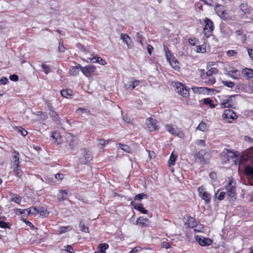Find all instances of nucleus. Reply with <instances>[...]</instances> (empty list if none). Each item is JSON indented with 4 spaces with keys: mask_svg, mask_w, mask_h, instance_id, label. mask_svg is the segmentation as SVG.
<instances>
[{
    "mask_svg": "<svg viewBox=\"0 0 253 253\" xmlns=\"http://www.w3.org/2000/svg\"><path fill=\"white\" fill-rule=\"evenodd\" d=\"M51 138L54 140V143L59 144L61 142V137L59 133L54 132L52 134Z\"/></svg>",
    "mask_w": 253,
    "mask_h": 253,
    "instance_id": "obj_26",
    "label": "nucleus"
},
{
    "mask_svg": "<svg viewBox=\"0 0 253 253\" xmlns=\"http://www.w3.org/2000/svg\"><path fill=\"white\" fill-rule=\"evenodd\" d=\"M36 232H37V235H39L40 236H43L44 234H46V233L45 232H43L42 230H41L39 228H37L36 229Z\"/></svg>",
    "mask_w": 253,
    "mask_h": 253,
    "instance_id": "obj_60",
    "label": "nucleus"
},
{
    "mask_svg": "<svg viewBox=\"0 0 253 253\" xmlns=\"http://www.w3.org/2000/svg\"><path fill=\"white\" fill-rule=\"evenodd\" d=\"M72 229V228L70 226H61V227H59V228L57 230V232H58L59 234H61L62 233H66L68 231H69L71 230Z\"/></svg>",
    "mask_w": 253,
    "mask_h": 253,
    "instance_id": "obj_28",
    "label": "nucleus"
},
{
    "mask_svg": "<svg viewBox=\"0 0 253 253\" xmlns=\"http://www.w3.org/2000/svg\"><path fill=\"white\" fill-rule=\"evenodd\" d=\"M90 63H98L100 65H104L107 64L106 62L101 57H93L92 58H89Z\"/></svg>",
    "mask_w": 253,
    "mask_h": 253,
    "instance_id": "obj_20",
    "label": "nucleus"
},
{
    "mask_svg": "<svg viewBox=\"0 0 253 253\" xmlns=\"http://www.w3.org/2000/svg\"><path fill=\"white\" fill-rule=\"evenodd\" d=\"M162 247L166 249H169L170 247V244L167 242H163L161 243Z\"/></svg>",
    "mask_w": 253,
    "mask_h": 253,
    "instance_id": "obj_56",
    "label": "nucleus"
},
{
    "mask_svg": "<svg viewBox=\"0 0 253 253\" xmlns=\"http://www.w3.org/2000/svg\"><path fill=\"white\" fill-rule=\"evenodd\" d=\"M12 169H13L14 172L17 177H20L22 176L23 172L19 169V168H14Z\"/></svg>",
    "mask_w": 253,
    "mask_h": 253,
    "instance_id": "obj_48",
    "label": "nucleus"
},
{
    "mask_svg": "<svg viewBox=\"0 0 253 253\" xmlns=\"http://www.w3.org/2000/svg\"><path fill=\"white\" fill-rule=\"evenodd\" d=\"M222 83L224 85L230 88H232L235 85L234 83L231 81H222Z\"/></svg>",
    "mask_w": 253,
    "mask_h": 253,
    "instance_id": "obj_49",
    "label": "nucleus"
},
{
    "mask_svg": "<svg viewBox=\"0 0 253 253\" xmlns=\"http://www.w3.org/2000/svg\"><path fill=\"white\" fill-rule=\"evenodd\" d=\"M218 73V70L215 68H211L208 69L207 72H206V75L207 76L210 77L212 76L213 74H216Z\"/></svg>",
    "mask_w": 253,
    "mask_h": 253,
    "instance_id": "obj_38",
    "label": "nucleus"
},
{
    "mask_svg": "<svg viewBox=\"0 0 253 253\" xmlns=\"http://www.w3.org/2000/svg\"><path fill=\"white\" fill-rule=\"evenodd\" d=\"M171 67L176 70H178L180 67L178 65L179 63L174 57H172L169 61H168Z\"/></svg>",
    "mask_w": 253,
    "mask_h": 253,
    "instance_id": "obj_21",
    "label": "nucleus"
},
{
    "mask_svg": "<svg viewBox=\"0 0 253 253\" xmlns=\"http://www.w3.org/2000/svg\"><path fill=\"white\" fill-rule=\"evenodd\" d=\"M225 194L226 193L225 192H221L219 193V195L217 197V198L220 201L224 199Z\"/></svg>",
    "mask_w": 253,
    "mask_h": 253,
    "instance_id": "obj_61",
    "label": "nucleus"
},
{
    "mask_svg": "<svg viewBox=\"0 0 253 253\" xmlns=\"http://www.w3.org/2000/svg\"><path fill=\"white\" fill-rule=\"evenodd\" d=\"M12 168H19V153L13 150L12 152Z\"/></svg>",
    "mask_w": 253,
    "mask_h": 253,
    "instance_id": "obj_9",
    "label": "nucleus"
},
{
    "mask_svg": "<svg viewBox=\"0 0 253 253\" xmlns=\"http://www.w3.org/2000/svg\"><path fill=\"white\" fill-rule=\"evenodd\" d=\"M216 13L223 20L230 19L231 17L225 7L221 5H217L215 7Z\"/></svg>",
    "mask_w": 253,
    "mask_h": 253,
    "instance_id": "obj_3",
    "label": "nucleus"
},
{
    "mask_svg": "<svg viewBox=\"0 0 253 253\" xmlns=\"http://www.w3.org/2000/svg\"><path fill=\"white\" fill-rule=\"evenodd\" d=\"M248 52L251 58L253 60V49L251 48H248Z\"/></svg>",
    "mask_w": 253,
    "mask_h": 253,
    "instance_id": "obj_64",
    "label": "nucleus"
},
{
    "mask_svg": "<svg viewBox=\"0 0 253 253\" xmlns=\"http://www.w3.org/2000/svg\"><path fill=\"white\" fill-rule=\"evenodd\" d=\"M136 41L142 44V36L140 34V33L137 32L135 36Z\"/></svg>",
    "mask_w": 253,
    "mask_h": 253,
    "instance_id": "obj_52",
    "label": "nucleus"
},
{
    "mask_svg": "<svg viewBox=\"0 0 253 253\" xmlns=\"http://www.w3.org/2000/svg\"><path fill=\"white\" fill-rule=\"evenodd\" d=\"M72 92L71 89H63L60 91V93L62 97L68 98L72 95Z\"/></svg>",
    "mask_w": 253,
    "mask_h": 253,
    "instance_id": "obj_24",
    "label": "nucleus"
},
{
    "mask_svg": "<svg viewBox=\"0 0 253 253\" xmlns=\"http://www.w3.org/2000/svg\"><path fill=\"white\" fill-rule=\"evenodd\" d=\"M139 82L138 81H134L133 82H130L128 83L125 85L126 89L132 90L136 86L139 85Z\"/></svg>",
    "mask_w": 253,
    "mask_h": 253,
    "instance_id": "obj_22",
    "label": "nucleus"
},
{
    "mask_svg": "<svg viewBox=\"0 0 253 253\" xmlns=\"http://www.w3.org/2000/svg\"><path fill=\"white\" fill-rule=\"evenodd\" d=\"M8 80L6 77H2L0 80V83L2 84H6Z\"/></svg>",
    "mask_w": 253,
    "mask_h": 253,
    "instance_id": "obj_63",
    "label": "nucleus"
},
{
    "mask_svg": "<svg viewBox=\"0 0 253 253\" xmlns=\"http://www.w3.org/2000/svg\"><path fill=\"white\" fill-rule=\"evenodd\" d=\"M235 96V95L230 96L226 100H223V102L220 104V107L222 108L231 107L233 103L232 98Z\"/></svg>",
    "mask_w": 253,
    "mask_h": 253,
    "instance_id": "obj_10",
    "label": "nucleus"
},
{
    "mask_svg": "<svg viewBox=\"0 0 253 253\" xmlns=\"http://www.w3.org/2000/svg\"><path fill=\"white\" fill-rule=\"evenodd\" d=\"M156 121L152 118H149L147 120L146 125L150 131H154L157 129Z\"/></svg>",
    "mask_w": 253,
    "mask_h": 253,
    "instance_id": "obj_11",
    "label": "nucleus"
},
{
    "mask_svg": "<svg viewBox=\"0 0 253 253\" xmlns=\"http://www.w3.org/2000/svg\"><path fill=\"white\" fill-rule=\"evenodd\" d=\"M131 206L133 207V208L135 210H137L138 211H140L141 213L143 214H147L148 213V211L146 210L142 206V204H136L134 201H132L130 203Z\"/></svg>",
    "mask_w": 253,
    "mask_h": 253,
    "instance_id": "obj_14",
    "label": "nucleus"
},
{
    "mask_svg": "<svg viewBox=\"0 0 253 253\" xmlns=\"http://www.w3.org/2000/svg\"><path fill=\"white\" fill-rule=\"evenodd\" d=\"M31 209H17L16 210V213L17 214H24L25 215H28L30 214Z\"/></svg>",
    "mask_w": 253,
    "mask_h": 253,
    "instance_id": "obj_27",
    "label": "nucleus"
},
{
    "mask_svg": "<svg viewBox=\"0 0 253 253\" xmlns=\"http://www.w3.org/2000/svg\"><path fill=\"white\" fill-rule=\"evenodd\" d=\"M205 28H208L211 30H213V23L210 19L206 18L205 20Z\"/></svg>",
    "mask_w": 253,
    "mask_h": 253,
    "instance_id": "obj_29",
    "label": "nucleus"
},
{
    "mask_svg": "<svg viewBox=\"0 0 253 253\" xmlns=\"http://www.w3.org/2000/svg\"><path fill=\"white\" fill-rule=\"evenodd\" d=\"M108 248L109 245L107 243H102L98 245V250L100 253H105V250Z\"/></svg>",
    "mask_w": 253,
    "mask_h": 253,
    "instance_id": "obj_31",
    "label": "nucleus"
},
{
    "mask_svg": "<svg viewBox=\"0 0 253 253\" xmlns=\"http://www.w3.org/2000/svg\"><path fill=\"white\" fill-rule=\"evenodd\" d=\"M196 161L200 162L201 164L209 163L210 156V154L205 150L201 149L195 154Z\"/></svg>",
    "mask_w": 253,
    "mask_h": 253,
    "instance_id": "obj_1",
    "label": "nucleus"
},
{
    "mask_svg": "<svg viewBox=\"0 0 253 253\" xmlns=\"http://www.w3.org/2000/svg\"><path fill=\"white\" fill-rule=\"evenodd\" d=\"M196 241L202 246H209L212 243L211 238H195Z\"/></svg>",
    "mask_w": 253,
    "mask_h": 253,
    "instance_id": "obj_12",
    "label": "nucleus"
},
{
    "mask_svg": "<svg viewBox=\"0 0 253 253\" xmlns=\"http://www.w3.org/2000/svg\"><path fill=\"white\" fill-rule=\"evenodd\" d=\"M123 120L128 124L131 123V120L130 118L127 115H126L123 116Z\"/></svg>",
    "mask_w": 253,
    "mask_h": 253,
    "instance_id": "obj_57",
    "label": "nucleus"
},
{
    "mask_svg": "<svg viewBox=\"0 0 253 253\" xmlns=\"http://www.w3.org/2000/svg\"><path fill=\"white\" fill-rule=\"evenodd\" d=\"M147 198V194H144V193H140L139 194L136 195L134 197V199L136 201H140L143 199Z\"/></svg>",
    "mask_w": 253,
    "mask_h": 253,
    "instance_id": "obj_44",
    "label": "nucleus"
},
{
    "mask_svg": "<svg viewBox=\"0 0 253 253\" xmlns=\"http://www.w3.org/2000/svg\"><path fill=\"white\" fill-rule=\"evenodd\" d=\"M18 79H19L18 76L15 74H13L9 76V79L11 81H12L14 82L17 81L18 80Z\"/></svg>",
    "mask_w": 253,
    "mask_h": 253,
    "instance_id": "obj_58",
    "label": "nucleus"
},
{
    "mask_svg": "<svg viewBox=\"0 0 253 253\" xmlns=\"http://www.w3.org/2000/svg\"><path fill=\"white\" fill-rule=\"evenodd\" d=\"M120 36L123 42L126 44L129 48H131V45L129 43L131 41V39L128 35L126 34L121 33Z\"/></svg>",
    "mask_w": 253,
    "mask_h": 253,
    "instance_id": "obj_19",
    "label": "nucleus"
},
{
    "mask_svg": "<svg viewBox=\"0 0 253 253\" xmlns=\"http://www.w3.org/2000/svg\"><path fill=\"white\" fill-rule=\"evenodd\" d=\"M224 119H229L228 122L231 123L232 121L237 118L236 113L232 110H226L223 115Z\"/></svg>",
    "mask_w": 253,
    "mask_h": 253,
    "instance_id": "obj_8",
    "label": "nucleus"
},
{
    "mask_svg": "<svg viewBox=\"0 0 253 253\" xmlns=\"http://www.w3.org/2000/svg\"><path fill=\"white\" fill-rule=\"evenodd\" d=\"M242 75L247 79L253 78V69L246 68L242 71Z\"/></svg>",
    "mask_w": 253,
    "mask_h": 253,
    "instance_id": "obj_15",
    "label": "nucleus"
},
{
    "mask_svg": "<svg viewBox=\"0 0 253 253\" xmlns=\"http://www.w3.org/2000/svg\"><path fill=\"white\" fill-rule=\"evenodd\" d=\"M41 67L42 68V69L43 70V71L45 73V74H48V73H49L51 72V69L49 66H48L45 64H42L41 65Z\"/></svg>",
    "mask_w": 253,
    "mask_h": 253,
    "instance_id": "obj_46",
    "label": "nucleus"
},
{
    "mask_svg": "<svg viewBox=\"0 0 253 253\" xmlns=\"http://www.w3.org/2000/svg\"><path fill=\"white\" fill-rule=\"evenodd\" d=\"M177 157V155H174L173 153L171 154L169 160V166L174 165Z\"/></svg>",
    "mask_w": 253,
    "mask_h": 253,
    "instance_id": "obj_37",
    "label": "nucleus"
},
{
    "mask_svg": "<svg viewBox=\"0 0 253 253\" xmlns=\"http://www.w3.org/2000/svg\"><path fill=\"white\" fill-rule=\"evenodd\" d=\"M39 212L40 215H42V216L46 217L48 214V212H47V210H44L43 208H40L39 209Z\"/></svg>",
    "mask_w": 253,
    "mask_h": 253,
    "instance_id": "obj_47",
    "label": "nucleus"
},
{
    "mask_svg": "<svg viewBox=\"0 0 253 253\" xmlns=\"http://www.w3.org/2000/svg\"><path fill=\"white\" fill-rule=\"evenodd\" d=\"M203 225L202 224H196V225L194 226L192 229L193 231L196 232H202V229H203Z\"/></svg>",
    "mask_w": 253,
    "mask_h": 253,
    "instance_id": "obj_42",
    "label": "nucleus"
},
{
    "mask_svg": "<svg viewBox=\"0 0 253 253\" xmlns=\"http://www.w3.org/2000/svg\"><path fill=\"white\" fill-rule=\"evenodd\" d=\"M236 183L232 180H230L226 185V193L229 197V201H234L235 200L236 195Z\"/></svg>",
    "mask_w": 253,
    "mask_h": 253,
    "instance_id": "obj_2",
    "label": "nucleus"
},
{
    "mask_svg": "<svg viewBox=\"0 0 253 253\" xmlns=\"http://www.w3.org/2000/svg\"><path fill=\"white\" fill-rule=\"evenodd\" d=\"M205 83L209 84L212 85L215 83V79L214 78L209 79L207 81H205Z\"/></svg>",
    "mask_w": 253,
    "mask_h": 253,
    "instance_id": "obj_59",
    "label": "nucleus"
},
{
    "mask_svg": "<svg viewBox=\"0 0 253 253\" xmlns=\"http://www.w3.org/2000/svg\"><path fill=\"white\" fill-rule=\"evenodd\" d=\"M164 50L165 52V55H166V58L168 61H169L170 59L172 58V57H174V56L171 54V53L170 52V50L168 48V47L167 46H166L165 45H164Z\"/></svg>",
    "mask_w": 253,
    "mask_h": 253,
    "instance_id": "obj_32",
    "label": "nucleus"
},
{
    "mask_svg": "<svg viewBox=\"0 0 253 253\" xmlns=\"http://www.w3.org/2000/svg\"><path fill=\"white\" fill-rule=\"evenodd\" d=\"M212 31L208 28H204L203 33L206 37H209L211 35Z\"/></svg>",
    "mask_w": 253,
    "mask_h": 253,
    "instance_id": "obj_50",
    "label": "nucleus"
},
{
    "mask_svg": "<svg viewBox=\"0 0 253 253\" xmlns=\"http://www.w3.org/2000/svg\"><path fill=\"white\" fill-rule=\"evenodd\" d=\"M118 145L120 146V148L123 151L129 153L130 152V148L126 144H122L121 143L118 144Z\"/></svg>",
    "mask_w": 253,
    "mask_h": 253,
    "instance_id": "obj_43",
    "label": "nucleus"
},
{
    "mask_svg": "<svg viewBox=\"0 0 253 253\" xmlns=\"http://www.w3.org/2000/svg\"><path fill=\"white\" fill-rule=\"evenodd\" d=\"M65 138L66 142L68 144V148L73 150L78 143L76 137L71 133L68 132L66 133Z\"/></svg>",
    "mask_w": 253,
    "mask_h": 253,
    "instance_id": "obj_5",
    "label": "nucleus"
},
{
    "mask_svg": "<svg viewBox=\"0 0 253 253\" xmlns=\"http://www.w3.org/2000/svg\"><path fill=\"white\" fill-rule=\"evenodd\" d=\"M230 73H231V74H230V76L234 79L237 80L240 77V74L238 73V70H232L230 71Z\"/></svg>",
    "mask_w": 253,
    "mask_h": 253,
    "instance_id": "obj_35",
    "label": "nucleus"
},
{
    "mask_svg": "<svg viewBox=\"0 0 253 253\" xmlns=\"http://www.w3.org/2000/svg\"><path fill=\"white\" fill-rule=\"evenodd\" d=\"M83 157L84 158V160L83 161V163L84 164H86L89 162L92 159V156L91 152L87 150L86 149H83Z\"/></svg>",
    "mask_w": 253,
    "mask_h": 253,
    "instance_id": "obj_13",
    "label": "nucleus"
},
{
    "mask_svg": "<svg viewBox=\"0 0 253 253\" xmlns=\"http://www.w3.org/2000/svg\"><path fill=\"white\" fill-rule=\"evenodd\" d=\"M197 221L195 218L191 216H188L187 219L185 223V225L187 228H193L196 225Z\"/></svg>",
    "mask_w": 253,
    "mask_h": 253,
    "instance_id": "obj_16",
    "label": "nucleus"
},
{
    "mask_svg": "<svg viewBox=\"0 0 253 253\" xmlns=\"http://www.w3.org/2000/svg\"><path fill=\"white\" fill-rule=\"evenodd\" d=\"M136 223L137 225H141L143 226H147L149 224V221L148 219L144 218L142 216H140L137 219Z\"/></svg>",
    "mask_w": 253,
    "mask_h": 253,
    "instance_id": "obj_18",
    "label": "nucleus"
},
{
    "mask_svg": "<svg viewBox=\"0 0 253 253\" xmlns=\"http://www.w3.org/2000/svg\"><path fill=\"white\" fill-rule=\"evenodd\" d=\"M197 129L202 131H205L207 129V125L205 123L201 122L198 126Z\"/></svg>",
    "mask_w": 253,
    "mask_h": 253,
    "instance_id": "obj_45",
    "label": "nucleus"
},
{
    "mask_svg": "<svg viewBox=\"0 0 253 253\" xmlns=\"http://www.w3.org/2000/svg\"><path fill=\"white\" fill-rule=\"evenodd\" d=\"M82 66L80 64H78L75 66L71 67L69 73L72 76H76L79 74V70L81 71Z\"/></svg>",
    "mask_w": 253,
    "mask_h": 253,
    "instance_id": "obj_17",
    "label": "nucleus"
},
{
    "mask_svg": "<svg viewBox=\"0 0 253 253\" xmlns=\"http://www.w3.org/2000/svg\"><path fill=\"white\" fill-rule=\"evenodd\" d=\"M0 227L2 228H9L10 224L9 222H7L6 221H0Z\"/></svg>",
    "mask_w": 253,
    "mask_h": 253,
    "instance_id": "obj_51",
    "label": "nucleus"
},
{
    "mask_svg": "<svg viewBox=\"0 0 253 253\" xmlns=\"http://www.w3.org/2000/svg\"><path fill=\"white\" fill-rule=\"evenodd\" d=\"M99 141V145H101L102 147H101V148H103V147H104L105 144L106 143V142L107 143L109 142V140H104L103 139H99L98 140Z\"/></svg>",
    "mask_w": 253,
    "mask_h": 253,
    "instance_id": "obj_54",
    "label": "nucleus"
},
{
    "mask_svg": "<svg viewBox=\"0 0 253 253\" xmlns=\"http://www.w3.org/2000/svg\"><path fill=\"white\" fill-rule=\"evenodd\" d=\"M166 130L169 131L171 134H176L177 133V130L176 128L173 127L170 125H166Z\"/></svg>",
    "mask_w": 253,
    "mask_h": 253,
    "instance_id": "obj_36",
    "label": "nucleus"
},
{
    "mask_svg": "<svg viewBox=\"0 0 253 253\" xmlns=\"http://www.w3.org/2000/svg\"><path fill=\"white\" fill-rule=\"evenodd\" d=\"M175 88L177 92L181 94L183 96L186 97L188 95L189 92L188 90L185 88L183 84L180 83H176L175 84Z\"/></svg>",
    "mask_w": 253,
    "mask_h": 253,
    "instance_id": "obj_7",
    "label": "nucleus"
},
{
    "mask_svg": "<svg viewBox=\"0 0 253 253\" xmlns=\"http://www.w3.org/2000/svg\"><path fill=\"white\" fill-rule=\"evenodd\" d=\"M226 151H227V158L228 160L238 157L239 155V153L237 151L233 152L230 150H226Z\"/></svg>",
    "mask_w": 253,
    "mask_h": 253,
    "instance_id": "obj_25",
    "label": "nucleus"
},
{
    "mask_svg": "<svg viewBox=\"0 0 253 253\" xmlns=\"http://www.w3.org/2000/svg\"><path fill=\"white\" fill-rule=\"evenodd\" d=\"M11 198L10 199V200L12 202L17 203L18 204H20L21 201V198L19 196L14 194H12V195H11Z\"/></svg>",
    "mask_w": 253,
    "mask_h": 253,
    "instance_id": "obj_33",
    "label": "nucleus"
},
{
    "mask_svg": "<svg viewBox=\"0 0 253 253\" xmlns=\"http://www.w3.org/2000/svg\"><path fill=\"white\" fill-rule=\"evenodd\" d=\"M96 68L94 66L87 65L85 67H82L81 68V71L83 74L86 77H90L91 76L92 74L95 72Z\"/></svg>",
    "mask_w": 253,
    "mask_h": 253,
    "instance_id": "obj_6",
    "label": "nucleus"
},
{
    "mask_svg": "<svg viewBox=\"0 0 253 253\" xmlns=\"http://www.w3.org/2000/svg\"><path fill=\"white\" fill-rule=\"evenodd\" d=\"M195 143L197 145L204 146L205 145V142L203 140L198 139L195 141Z\"/></svg>",
    "mask_w": 253,
    "mask_h": 253,
    "instance_id": "obj_55",
    "label": "nucleus"
},
{
    "mask_svg": "<svg viewBox=\"0 0 253 253\" xmlns=\"http://www.w3.org/2000/svg\"><path fill=\"white\" fill-rule=\"evenodd\" d=\"M55 177L56 179L62 180L64 178V175L62 173H57L55 175Z\"/></svg>",
    "mask_w": 253,
    "mask_h": 253,
    "instance_id": "obj_62",
    "label": "nucleus"
},
{
    "mask_svg": "<svg viewBox=\"0 0 253 253\" xmlns=\"http://www.w3.org/2000/svg\"><path fill=\"white\" fill-rule=\"evenodd\" d=\"M49 114L52 118L53 121H56L57 123L60 122V119L55 111H52L51 112L49 113Z\"/></svg>",
    "mask_w": 253,
    "mask_h": 253,
    "instance_id": "obj_34",
    "label": "nucleus"
},
{
    "mask_svg": "<svg viewBox=\"0 0 253 253\" xmlns=\"http://www.w3.org/2000/svg\"><path fill=\"white\" fill-rule=\"evenodd\" d=\"M203 102L205 105H209L211 108H215V106L212 103L211 100L210 98H204Z\"/></svg>",
    "mask_w": 253,
    "mask_h": 253,
    "instance_id": "obj_39",
    "label": "nucleus"
},
{
    "mask_svg": "<svg viewBox=\"0 0 253 253\" xmlns=\"http://www.w3.org/2000/svg\"><path fill=\"white\" fill-rule=\"evenodd\" d=\"M79 227L81 231L84 232H88V228L85 226L84 222L83 221H81L79 224Z\"/></svg>",
    "mask_w": 253,
    "mask_h": 253,
    "instance_id": "obj_41",
    "label": "nucleus"
},
{
    "mask_svg": "<svg viewBox=\"0 0 253 253\" xmlns=\"http://www.w3.org/2000/svg\"><path fill=\"white\" fill-rule=\"evenodd\" d=\"M68 192L66 190H60L57 195L58 200L60 201H63L66 199Z\"/></svg>",
    "mask_w": 253,
    "mask_h": 253,
    "instance_id": "obj_23",
    "label": "nucleus"
},
{
    "mask_svg": "<svg viewBox=\"0 0 253 253\" xmlns=\"http://www.w3.org/2000/svg\"><path fill=\"white\" fill-rule=\"evenodd\" d=\"M198 191L200 197L204 201L205 204H209L211 198V195L206 191L203 186L199 187L198 189Z\"/></svg>",
    "mask_w": 253,
    "mask_h": 253,
    "instance_id": "obj_4",
    "label": "nucleus"
},
{
    "mask_svg": "<svg viewBox=\"0 0 253 253\" xmlns=\"http://www.w3.org/2000/svg\"><path fill=\"white\" fill-rule=\"evenodd\" d=\"M16 130L19 132L23 136H26L28 134V132L26 130L23 128L22 126L16 127Z\"/></svg>",
    "mask_w": 253,
    "mask_h": 253,
    "instance_id": "obj_40",
    "label": "nucleus"
},
{
    "mask_svg": "<svg viewBox=\"0 0 253 253\" xmlns=\"http://www.w3.org/2000/svg\"><path fill=\"white\" fill-rule=\"evenodd\" d=\"M240 10L245 13H249L250 12V7L247 3H243L240 5Z\"/></svg>",
    "mask_w": 253,
    "mask_h": 253,
    "instance_id": "obj_30",
    "label": "nucleus"
},
{
    "mask_svg": "<svg viewBox=\"0 0 253 253\" xmlns=\"http://www.w3.org/2000/svg\"><path fill=\"white\" fill-rule=\"evenodd\" d=\"M29 209H31L30 214H36L39 213V209H38L36 207H31V208H29Z\"/></svg>",
    "mask_w": 253,
    "mask_h": 253,
    "instance_id": "obj_53",
    "label": "nucleus"
}]
</instances>
